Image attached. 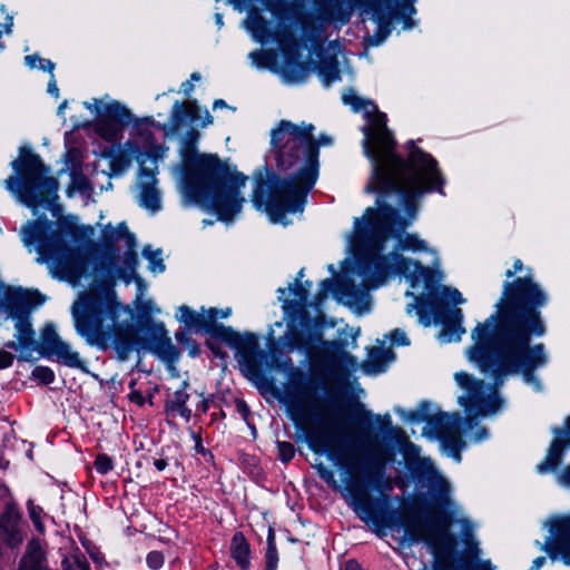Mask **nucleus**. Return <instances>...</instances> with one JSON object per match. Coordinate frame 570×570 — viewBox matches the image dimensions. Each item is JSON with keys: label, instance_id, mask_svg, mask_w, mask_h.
Returning a JSON list of instances; mask_svg holds the SVG:
<instances>
[{"label": "nucleus", "instance_id": "nucleus-31", "mask_svg": "<svg viewBox=\"0 0 570 570\" xmlns=\"http://www.w3.org/2000/svg\"><path fill=\"white\" fill-rule=\"evenodd\" d=\"M230 554L237 566L247 569L250 564L249 544L242 532H236L230 542Z\"/></svg>", "mask_w": 570, "mask_h": 570}, {"label": "nucleus", "instance_id": "nucleus-21", "mask_svg": "<svg viewBox=\"0 0 570 570\" xmlns=\"http://www.w3.org/2000/svg\"><path fill=\"white\" fill-rule=\"evenodd\" d=\"M436 433L442 444L444 448L449 449L451 455L456 460V462H460V452L464 448L465 443L460 435L461 419L459 414L453 416L441 414L436 417Z\"/></svg>", "mask_w": 570, "mask_h": 570}, {"label": "nucleus", "instance_id": "nucleus-32", "mask_svg": "<svg viewBox=\"0 0 570 570\" xmlns=\"http://www.w3.org/2000/svg\"><path fill=\"white\" fill-rule=\"evenodd\" d=\"M112 346L119 360H128L136 347L135 333L132 330L116 331Z\"/></svg>", "mask_w": 570, "mask_h": 570}, {"label": "nucleus", "instance_id": "nucleus-51", "mask_svg": "<svg viewBox=\"0 0 570 570\" xmlns=\"http://www.w3.org/2000/svg\"><path fill=\"white\" fill-rule=\"evenodd\" d=\"M147 566L153 570H158L164 564V556L159 551H150L146 558Z\"/></svg>", "mask_w": 570, "mask_h": 570}, {"label": "nucleus", "instance_id": "nucleus-12", "mask_svg": "<svg viewBox=\"0 0 570 570\" xmlns=\"http://www.w3.org/2000/svg\"><path fill=\"white\" fill-rule=\"evenodd\" d=\"M390 1L391 0H360L363 13L368 16L377 26L375 35L368 39L371 46H379L389 37L395 16H400L403 19L404 29H410L414 26L412 16L416 13L414 7L416 0H401L397 4L396 12L390 7Z\"/></svg>", "mask_w": 570, "mask_h": 570}, {"label": "nucleus", "instance_id": "nucleus-25", "mask_svg": "<svg viewBox=\"0 0 570 570\" xmlns=\"http://www.w3.org/2000/svg\"><path fill=\"white\" fill-rule=\"evenodd\" d=\"M151 352L167 364H174L179 360L180 352L173 344L164 324L155 325L150 340Z\"/></svg>", "mask_w": 570, "mask_h": 570}, {"label": "nucleus", "instance_id": "nucleus-30", "mask_svg": "<svg viewBox=\"0 0 570 570\" xmlns=\"http://www.w3.org/2000/svg\"><path fill=\"white\" fill-rule=\"evenodd\" d=\"M188 386L187 382H183L181 389L177 390L169 400L166 402V411L178 414L187 422L191 417V410L186 405L189 400V394L186 392Z\"/></svg>", "mask_w": 570, "mask_h": 570}, {"label": "nucleus", "instance_id": "nucleus-64", "mask_svg": "<svg viewBox=\"0 0 570 570\" xmlns=\"http://www.w3.org/2000/svg\"><path fill=\"white\" fill-rule=\"evenodd\" d=\"M474 570H494L490 560H483L475 564Z\"/></svg>", "mask_w": 570, "mask_h": 570}, {"label": "nucleus", "instance_id": "nucleus-56", "mask_svg": "<svg viewBox=\"0 0 570 570\" xmlns=\"http://www.w3.org/2000/svg\"><path fill=\"white\" fill-rule=\"evenodd\" d=\"M446 297L455 305L464 303L462 294L456 288H445Z\"/></svg>", "mask_w": 570, "mask_h": 570}, {"label": "nucleus", "instance_id": "nucleus-18", "mask_svg": "<svg viewBox=\"0 0 570 570\" xmlns=\"http://www.w3.org/2000/svg\"><path fill=\"white\" fill-rule=\"evenodd\" d=\"M219 311L216 308L208 309L209 324L207 332L215 338L226 343L229 347L235 350L236 355L246 356L252 353L256 346L255 337L250 334L242 335L229 326L216 324L215 321Z\"/></svg>", "mask_w": 570, "mask_h": 570}, {"label": "nucleus", "instance_id": "nucleus-27", "mask_svg": "<svg viewBox=\"0 0 570 570\" xmlns=\"http://www.w3.org/2000/svg\"><path fill=\"white\" fill-rule=\"evenodd\" d=\"M441 321L444 324V328L439 335L440 341L442 343L460 341L461 336L465 333V328L462 326V309L458 307L448 309Z\"/></svg>", "mask_w": 570, "mask_h": 570}, {"label": "nucleus", "instance_id": "nucleus-54", "mask_svg": "<svg viewBox=\"0 0 570 570\" xmlns=\"http://www.w3.org/2000/svg\"><path fill=\"white\" fill-rule=\"evenodd\" d=\"M333 287V279L326 278L321 283V288L318 293L316 294V301L317 303L323 302L327 297V293Z\"/></svg>", "mask_w": 570, "mask_h": 570}, {"label": "nucleus", "instance_id": "nucleus-43", "mask_svg": "<svg viewBox=\"0 0 570 570\" xmlns=\"http://www.w3.org/2000/svg\"><path fill=\"white\" fill-rule=\"evenodd\" d=\"M31 375L35 380L46 385L51 384L55 381L53 371L50 367L43 365L36 366L32 370Z\"/></svg>", "mask_w": 570, "mask_h": 570}, {"label": "nucleus", "instance_id": "nucleus-15", "mask_svg": "<svg viewBox=\"0 0 570 570\" xmlns=\"http://www.w3.org/2000/svg\"><path fill=\"white\" fill-rule=\"evenodd\" d=\"M46 296L37 289H22L6 286L0 281V315L14 321L29 317L32 308L41 306Z\"/></svg>", "mask_w": 570, "mask_h": 570}, {"label": "nucleus", "instance_id": "nucleus-60", "mask_svg": "<svg viewBox=\"0 0 570 570\" xmlns=\"http://www.w3.org/2000/svg\"><path fill=\"white\" fill-rule=\"evenodd\" d=\"M267 57V53L262 50H255L249 53V58L253 60L254 63L259 65L263 59Z\"/></svg>", "mask_w": 570, "mask_h": 570}, {"label": "nucleus", "instance_id": "nucleus-63", "mask_svg": "<svg viewBox=\"0 0 570 570\" xmlns=\"http://www.w3.org/2000/svg\"><path fill=\"white\" fill-rule=\"evenodd\" d=\"M546 561H547L546 557H543V556L537 557L533 560L532 566L530 567L529 570H541V568L544 566Z\"/></svg>", "mask_w": 570, "mask_h": 570}, {"label": "nucleus", "instance_id": "nucleus-62", "mask_svg": "<svg viewBox=\"0 0 570 570\" xmlns=\"http://www.w3.org/2000/svg\"><path fill=\"white\" fill-rule=\"evenodd\" d=\"M48 92L55 97L59 96V89H58L53 73H51V79L48 83Z\"/></svg>", "mask_w": 570, "mask_h": 570}, {"label": "nucleus", "instance_id": "nucleus-11", "mask_svg": "<svg viewBox=\"0 0 570 570\" xmlns=\"http://www.w3.org/2000/svg\"><path fill=\"white\" fill-rule=\"evenodd\" d=\"M245 24L255 41L261 43L274 41L277 43L286 57L283 73L291 82L306 80L309 73L308 68L304 63L295 61L299 56V42L293 24L278 21L272 31L267 20L258 13L249 14Z\"/></svg>", "mask_w": 570, "mask_h": 570}, {"label": "nucleus", "instance_id": "nucleus-2", "mask_svg": "<svg viewBox=\"0 0 570 570\" xmlns=\"http://www.w3.org/2000/svg\"><path fill=\"white\" fill-rule=\"evenodd\" d=\"M406 163L386 169V179L371 175L364 191L376 194V208L368 207L362 218H355L350 242L358 256V274L366 289L383 285L392 274L403 275L411 288L430 276V269L417 261L399 253L383 255L389 236L397 238V249L424 252L428 244L416 234H405L415 220L417 203L426 193L444 195V178L438 161L428 153L407 142Z\"/></svg>", "mask_w": 570, "mask_h": 570}, {"label": "nucleus", "instance_id": "nucleus-20", "mask_svg": "<svg viewBox=\"0 0 570 570\" xmlns=\"http://www.w3.org/2000/svg\"><path fill=\"white\" fill-rule=\"evenodd\" d=\"M154 168L149 169L144 165L139 168L138 174V204L140 207L155 214L161 208V195L157 187V161L153 160Z\"/></svg>", "mask_w": 570, "mask_h": 570}, {"label": "nucleus", "instance_id": "nucleus-24", "mask_svg": "<svg viewBox=\"0 0 570 570\" xmlns=\"http://www.w3.org/2000/svg\"><path fill=\"white\" fill-rule=\"evenodd\" d=\"M17 333L16 341L4 343V348L20 351L19 360L30 361L32 352L36 350L35 331L32 330L29 317L16 321Z\"/></svg>", "mask_w": 570, "mask_h": 570}, {"label": "nucleus", "instance_id": "nucleus-53", "mask_svg": "<svg viewBox=\"0 0 570 570\" xmlns=\"http://www.w3.org/2000/svg\"><path fill=\"white\" fill-rule=\"evenodd\" d=\"M136 386V381H130L129 382V389H130V393L128 395L129 400L139 405V406H142L145 404V397L142 395V393L138 390L135 389Z\"/></svg>", "mask_w": 570, "mask_h": 570}, {"label": "nucleus", "instance_id": "nucleus-5", "mask_svg": "<svg viewBox=\"0 0 570 570\" xmlns=\"http://www.w3.org/2000/svg\"><path fill=\"white\" fill-rule=\"evenodd\" d=\"M199 132L190 129L184 136L179 156L181 159L180 191L185 205H199L215 213L218 219L230 223L242 212L246 198L240 188L247 177L237 174L235 185L227 186L229 168L217 155L200 154L197 149Z\"/></svg>", "mask_w": 570, "mask_h": 570}, {"label": "nucleus", "instance_id": "nucleus-48", "mask_svg": "<svg viewBox=\"0 0 570 570\" xmlns=\"http://www.w3.org/2000/svg\"><path fill=\"white\" fill-rule=\"evenodd\" d=\"M242 366H243L242 371L248 380L256 383L259 379L263 377L262 371L259 370L257 364H255L254 362L247 361Z\"/></svg>", "mask_w": 570, "mask_h": 570}, {"label": "nucleus", "instance_id": "nucleus-45", "mask_svg": "<svg viewBox=\"0 0 570 570\" xmlns=\"http://www.w3.org/2000/svg\"><path fill=\"white\" fill-rule=\"evenodd\" d=\"M278 459L283 463H287L295 456V448L291 442L277 441Z\"/></svg>", "mask_w": 570, "mask_h": 570}, {"label": "nucleus", "instance_id": "nucleus-26", "mask_svg": "<svg viewBox=\"0 0 570 570\" xmlns=\"http://www.w3.org/2000/svg\"><path fill=\"white\" fill-rule=\"evenodd\" d=\"M287 331L278 338V346L282 352L292 353L295 350L309 348L311 337H304L298 327L305 328L299 324V318L288 317ZM311 327H306L309 330Z\"/></svg>", "mask_w": 570, "mask_h": 570}, {"label": "nucleus", "instance_id": "nucleus-58", "mask_svg": "<svg viewBox=\"0 0 570 570\" xmlns=\"http://www.w3.org/2000/svg\"><path fill=\"white\" fill-rule=\"evenodd\" d=\"M523 263L520 259H515L512 269H507L505 277L512 278L517 273L522 272Z\"/></svg>", "mask_w": 570, "mask_h": 570}, {"label": "nucleus", "instance_id": "nucleus-1", "mask_svg": "<svg viewBox=\"0 0 570 570\" xmlns=\"http://www.w3.org/2000/svg\"><path fill=\"white\" fill-rule=\"evenodd\" d=\"M548 294L533 279L529 269L523 277L505 281L494 313L478 323L471 332L473 344L470 361L493 377L494 386L475 380L465 372L455 374L458 385L465 391L459 403L471 412L492 415L503 406L498 387L510 374H522L523 381L537 392L543 385L534 371L546 366L549 356L543 343L531 345L532 337H542L547 326L540 309L548 304Z\"/></svg>", "mask_w": 570, "mask_h": 570}, {"label": "nucleus", "instance_id": "nucleus-4", "mask_svg": "<svg viewBox=\"0 0 570 570\" xmlns=\"http://www.w3.org/2000/svg\"><path fill=\"white\" fill-rule=\"evenodd\" d=\"M308 444L313 452L327 453L337 465L346 470L347 475L343 480L344 488L341 489L332 470L323 464L317 468L320 478L334 490L342 491L348 507L375 534L384 537L386 530L399 525V512L393 508L390 495L391 482L389 480L381 482L386 464L391 460L387 451L374 449L364 461V474L380 488V495L373 498L367 485L354 476L360 468V458L354 449L347 444L335 446L326 433L318 431L309 434Z\"/></svg>", "mask_w": 570, "mask_h": 570}, {"label": "nucleus", "instance_id": "nucleus-36", "mask_svg": "<svg viewBox=\"0 0 570 570\" xmlns=\"http://www.w3.org/2000/svg\"><path fill=\"white\" fill-rule=\"evenodd\" d=\"M105 237L110 242H118L124 238L129 249H132L136 245L135 236L129 233L125 223H120L116 228L108 226L105 230Z\"/></svg>", "mask_w": 570, "mask_h": 570}, {"label": "nucleus", "instance_id": "nucleus-40", "mask_svg": "<svg viewBox=\"0 0 570 570\" xmlns=\"http://www.w3.org/2000/svg\"><path fill=\"white\" fill-rule=\"evenodd\" d=\"M144 256L148 259L149 269L154 274L163 273L165 271V264L161 258L160 250H151L149 247H146L144 249Z\"/></svg>", "mask_w": 570, "mask_h": 570}, {"label": "nucleus", "instance_id": "nucleus-13", "mask_svg": "<svg viewBox=\"0 0 570 570\" xmlns=\"http://www.w3.org/2000/svg\"><path fill=\"white\" fill-rule=\"evenodd\" d=\"M542 528L548 531L543 542L535 540L534 544L544 551L551 561H561L570 566V511L549 515Z\"/></svg>", "mask_w": 570, "mask_h": 570}, {"label": "nucleus", "instance_id": "nucleus-61", "mask_svg": "<svg viewBox=\"0 0 570 570\" xmlns=\"http://www.w3.org/2000/svg\"><path fill=\"white\" fill-rule=\"evenodd\" d=\"M236 407H237L238 413H240V414H242V416H243L244 419H246V416H247V415H248V413H249V409H248L247 404L245 403V401H243V400H237V401H236Z\"/></svg>", "mask_w": 570, "mask_h": 570}, {"label": "nucleus", "instance_id": "nucleus-28", "mask_svg": "<svg viewBox=\"0 0 570 570\" xmlns=\"http://www.w3.org/2000/svg\"><path fill=\"white\" fill-rule=\"evenodd\" d=\"M394 360V353L390 348L372 347L367 353L366 360L362 364V368L366 374L383 373L389 363Z\"/></svg>", "mask_w": 570, "mask_h": 570}, {"label": "nucleus", "instance_id": "nucleus-47", "mask_svg": "<svg viewBox=\"0 0 570 570\" xmlns=\"http://www.w3.org/2000/svg\"><path fill=\"white\" fill-rule=\"evenodd\" d=\"M94 464L96 471L100 474H107L114 468L112 460L107 454H98Z\"/></svg>", "mask_w": 570, "mask_h": 570}, {"label": "nucleus", "instance_id": "nucleus-35", "mask_svg": "<svg viewBox=\"0 0 570 570\" xmlns=\"http://www.w3.org/2000/svg\"><path fill=\"white\" fill-rule=\"evenodd\" d=\"M287 410L291 417L296 423H302L306 420L307 414L305 410V400L301 394L291 395L286 401Z\"/></svg>", "mask_w": 570, "mask_h": 570}, {"label": "nucleus", "instance_id": "nucleus-46", "mask_svg": "<svg viewBox=\"0 0 570 570\" xmlns=\"http://www.w3.org/2000/svg\"><path fill=\"white\" fill-rule=\"evenodd\" d=\"M343 293L351 298V303H361L368 297L367 292L358 289L355 284H345Z\"/></svg>", "mask_w": 570, "mask_h": 570}, {"label": "nucleus", "instance_id": "nucleus-38", "mask_svg": "<svg viewBox=\"0 0 570 570\" xmlns=\"http://www.w3.org/2000/svg\"><path fill=\"white\" fill-rule=\"evenodd\" d=\"M278 566V552L275 543V534L269 530L267 535V548L265 553V570H276Z\"/></svg>", "mask_w": 570, "mask_h": 570}, {"label": "nucleus", "instance_id": "nucleus-49", "mask_svg": "<svg viewBox=\"0 0 570 570\" xmlns=\"http://www.w3.org/2000/svg\"><path fill=\"white\" fill-rule=\"evenodd\" d=\"M389 340L391 341L392 345L396 346H407L410 345V340L406 335V333L401 328H395L389 334Z\"/></svg>", "mask_w": 570, "mask_h": 570}, {"label": "nucleus", "instance_id": "nucleus-22", "mask_svg": "<svg viewBox=\"0 0 570 570\" xmlns=\"http://www.w3.org/2000/svg\"><path fill=\"white\" fill-rule=\"evenodd\" d=\"M412 470L420 479L426 482V485L435 495L450 505V484L442 475H440L431 459H417L413 463Z\"/></svg>", "mask_w": 570, "mask_h": 570}, {"label": "nucleus", "instance_id": "nucleus-16", "mask_svg": "<svg viewBox=\"0 0 570 570\" xmlns=\"http://www.w3.org/2000/svg\"><path fill=\"white\" fill-rule=\"evenodd\" d=\"M40 352L42 356L56 361L71 368L87 371L86 363L81 361L78 352L61 340L52 324H48L40 335Z\"/></svg>", "mask_w": 570, "mask_h": 570}, {"label": "nucleus", "instance_id": "nucleus-23", "mask_svg": "<svg viewBox=\"0 0 570 570\" xmlns=\"http://www.w3.org/2000/svg\"><path fill=\"white\" fill-rule=\"evenodd\" d=\"M171 124L179 127L184 124L206 127L212 124V116L207 109H202L196 101H176L171 110Z\"/></svg>", "mask_w": 570, "mask_h": 570}, {"label": "nucleus", "instance_id": "nucleus-14", "mask_svg": "<svg viewBox=\"0 0 570 570\" xmlns=\"http://www.w3.org/2000/svg\"><path fill=\"white\" fill-rule=\"evenodd\" d=\"M553 439L548 448L546 458L537 464L539 474L556 473L557 483L570 490V463L558 471L563 458L570 451V415L564 420V428H552Z\"/></svg>", "mask_w": 570, "mask_h": 570}, {"label": "nucleus", "instance_id": "nucleus-42", "mask_svg": "<svg viewBox=\"0 0 570 570\" xmlns=\"http://www.w3.org/2000/svg\"><path fill=\"white\" fill-rule=\"evenodd\" d=\"M24 62L31 69L38 68L50 73L53 72L55 63L49 59H43L38 55H29L24 57Z\"/></svg>", "mask_w": 570, "mask_h": 570}, {"label": "nucleus", "instance_id": "nucleus-41", "mask_svg": "<svg viewBox=\"0 0 570 570\" xmlns=\"http://www.w3.org/2000/svg\"><path fill=\"white\" fill-rule=\"evenodd\" d=\"M461 535L462 541L468 546H474L475 552L479 553L478 542L474 540V524L468 519H461Z\"/></svg>", "mask_w": 570, "mask_h": 570}, {"label": "nucleus", "instance_id": "nucleus-7", "mask_svg": "<svg viewBox=\"0 0 570 570\" xmlns=\"http://www.w3.org/2000/svg\"><path fill=\"white\" fill-rule=\"evenodd\" d=\"M342 100L354 112H363L367 125L362 128L364 134L362 146L365 156L372 163L371 175H374V180L386 179V169L395 166L397 168L406 163L395 153L396 142L386 126V115L381 112L373 101L360 97L354 89L346 90Z\"/></svg>", "mask_w": 570, "mask_h": 570}, {"label": "nucleus", "instance_id": "nucleus-6", "mask_svg": "<svg viewBox=\"0 0 570 570\" xmlns=\"http://www.w3.org/2000/svg\"><path fill=\"white\" fill-rule=\"evenodd\" d=\"M24 246H36L37 262L47 264L53 277L78 283L87 269L81 252L69 246L63 234L47 218L28 222L21 228Z\"/></svg>", "mask_w": 570, "mask_h": 570}, {"label": "nucleus", "instance_id": "nucleus-29", "mask_svg": "<svg viewBox=\"0 0 570 570\" xmlns=\"http://www.w3.org/2000/svg\"><path fill=\"white\" fill-rule=\"evenodd\" d=\"M19 570H50L38 540L29 541L26 553L20 561Z\"/></svg>", "mask_w": 570, "mask_h": 570}, {"label": "nucleus", "instance_id": "nucleus-50", "mask_svg": "<svg viewBox=\"0 0 570 570\" xmlns=\"http://www.w3.org/2000/svg\"><path fill=\"white\" fill-rule=\"evenodd\" d=\"M135 306L138 313L142 315H150L153 313H160V308L156 306V304L151 299L142 301V298L138 302L135 301Z\"/></svg>", "mask_w": 570, "mask_h": 570}, {"label": "nucleus", "instance_id": "nucleus-34", "mask_svg": "<svg viewBox=\"0 0 570 570\" xmlns=\"http://www.w3.org/2000/svg\"><path fill=\"white\" fill-rule=\"evenodd\" d=\"M177 317L188 327H202L207 330L209 324L208 315L198 314L186 305L179 306Z\"/></svg>", "mask_w": 570, "mask_h": 570}, {"label": "nucleus", "instance_id": "nucleus-39", "mask_svg": "<svg viewBox=\"0 0 570 570\" xmlns=\"http://www.w3.org/2000/svg\"><path fill=\"white\" fill-rule=\"evenodd\" d=\"M62 570H90V566L83 554H71L63 559Z\"/></svg>", "mask_w": 570, "mask_h": 570}, {"label": "nucleus", "instance_id": "nucleus-57", "mask_svg": "<svg viewBox=\"0 0 570 570\" xmlns=\"http://www.w3.org/2000/svg\"><path fill=\"white\" fill-rule=\"evenodd\" d=\"M489 438V432L484 426H478L476 431L473 436H471V440L474 442H481L483 440H487Z\"/></svg>", "mask_w": 570, "mask_h": 570}, {"label": "nucleus", "instance_id": "nucleus-37", "mask_svg": "<svg viewBox=\"0 0 570 570\" xmlns=\"http://www.w3.org/2000/svg\"><path fill=\"white\" fill-rule=\"evenodd\" d=\"M27 509L29 513V518L35 527V529L40 533L45 534L46 525L43 523L45 511L40 505L35 504V502L29 499L27 501Z\"/></svg>", "mask_w": 570, "mask_h": 570}, {"label": "nucleus", "instance_id": "nucleus-59", "mask_svg": "<svg viewBox=\"0 0 570 570\" xmlns=\"http://www.w3.org/2000/svg\"><path fill=\"white\" fill-rule=\"evenodd\" d=\"M136 284H137V289H138V293L136 295V302L140 301L146 292V284L145 282L142 281V278L140 277H136Z\"/></svg>", "mask_w": 570, "mask_h": 570}, {"label": "nucleus", "instance_id": "nucleus-44", "mask_svg": "<svg viewBox=\"0 0 570 570\" xmlns=\"http://www.w3.org/2000/svg\"><path fill=\"white\" fill-rule=\"evenodd\" d=\"M176 340L189 350V355L195 357L199 353V347L193 337L185 331L177 332Z\"/></svg>", "mask_w": 570, "mask_h": 570}, {"label": "nucleus", "instance_id": "nucleus-55", "mask_svg": "<svg viewBox=\"0 0 570 570\" xmlns=\"http://www.w3.org/2000/svg\"><path fill=\"white\" fill-rule=\"evenodd\" d=\"M14 355L9 351H0V370L10 367L13 364Z\"/></svg>", "mask_w": 570, "mask_h": 570}, {"label": "nucleus", "instance_id": "nucleus-19", "mask_svg": "<svg viewBox=\"0 0 570 570\" xmlns=\"http://www.w3.org/2000/svg\"><path fill=\"white\" fill-rule=\"evenodd\" d=\"M23 539V514L19 504L10 499L0 513V540L8 547L16 548Z\"/></svg>", "mask_w": 570, "mask_h": 570}, {"label": "nucleus", "instance_id": "nucleus-52", "mask_svg": "<svg viewBox=\"0 0 570 570\" xmlns=\"http://www.w3.org/2000/svg\"><path fill=\"white\" fill-rule=\"evenodd\" d=\"M405 296L413 297L415 301L414 303H410L406 305V313L412 314L413 312H416L422 317L424 311H423V304L421 302V298L415 296L413 294V292H411V291H406Z\"/></svg>", "mask_w": 570, "mask_h": 570}, {"label": "nucleus", "instance_id": "nucleus-17", "mask_svg": "<svg viewBox=\"0 0 570 570\" xmlns=\"http://www.w3.org/2000/svg\"><path fill=\"white\" fill-rule=\"evenodd\" d=\"M278 299L283 303L282 307L288 317L299 318V324L305 327H314L317 330L315 341H321L322 321L312 320L306 311L309 291L303 285L289 284L288 288H279Z\"/></svg>", "mask_w": 570, "mask_h": 570}, {"label": "nucleus", "instance_id": "nucleus-3", "mask_svg": "<svg viewBox=\"0 0 570 570\" xmlns=\"http://www.w3.org/2000/svg\"><path fill=\"white\" fill-rule=\"evenodd\" d=\"M314 126H297L281 120L271 132L272 151L279 170L291 171L281 178L267 170L254 174L256 206H265L274 220H279L286 210H301L318 177V147L332 144V138L321 135L314 138Z\"/></svg>", "mask_w": 570, "mask_h": 570}, {"label": "nucleus", "instance_id": "nucleus-8", "mask_svg": "<svg viewBox=\"0 0 570 570\" xmlns=\"http://www.w3.org/2000/svg\"><path fill=\"white\" fill-rule=\"evenodd\" d=\"M449 514L425 513L410 515L406 529L414 539H423L433 553L432 570H469L468 563L456 552V539L451 533Z\"/></svg>", "mask_w": 570, "mask_h": 570}, {"label": "nucleus", "instance_id": "nucleus-33", "mask_svg": "<svg viewBox=\"0 0 570 570\" xmlns=\"http://www.w3.org/2000/svg\"><path fill=\"white\" fill-rule=\"evenodd\" d=\"M318 77L325 87L341 80L338 62L335 58L323 59L316 67Z\"/></svg>", "mask_w": 570, "mask_h": 570}, {"label": "nucleus", "instance_id": "nucleus-10", "mask_svg": "<svg viewBox=\"0 0 570 570\" xmlns=\"http://www.w3.org/2000/svg\"><path fill=\"white\" fill-rule=\"evenodd\" d=\"M11 165L22 176V181L17 176H10L4 180L6 188L32 209L49 205L58 185L55 178L47 176L48 170L40 157L21 149L20 158Z\"/></svg>", "mask_w": 570, "mask_h": 570}, {"label": "nucleus", "instance_id": "nucleus-9", "mask_svg": "<svg viewBox=\"0 0 570 570\" xmlns=\"http://www.w3.org/2000/svg\"><path fill=\"white\" fill-rule=\"evenodd\" d=\"M71 313L77 333L90 345H106L112 338L118 306L110 294L102 297L94 292L81 293Z\"/></svg>", "mask_w": 570, "mask_h": 570}]
</instances>
